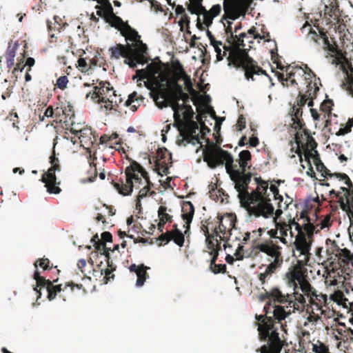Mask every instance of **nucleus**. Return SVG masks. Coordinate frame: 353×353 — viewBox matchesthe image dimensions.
<instances>
[{
	"label": "nucleus",
	"mask_w": 353,
	"mask_h": 353,
	"mask_svg": "<svg viewBox=\"0 0 353 353\" xmlns=\"http://www.w3.org/2000/svg\"><path fill=\"white\" fill-rule=\"evenodd\" d=\"M203 161L208 167L214 169L225 164L226 171L231 180L234 183V188L238 192V197L243 205H248L250 201L248 189L252 174L241 171L236 163H234L233 157L228 151L218 147L212 143L203 152Z\"/></svg>",
	"instance_id": "obj_1"
},
{
	"label": "nucleus",
	"mask_w": 353,
	"mask_h": 353,
	"mask_svg": "<svg viewBox=\"0 0 353 353\" xmlns=\"http://www.w3.org/2000/svg\"><path fill=\"white\" fill-rule=\"evenodd\" d=\"M216 53V61H222L223 57H226L229 65H233L236 69H241L244 72L245 78L248 81H255L254 75H265L269 77L265 70L261 68L257 62L249 56L248 52H245V54L236 61V55L234 54V48L233 45L228 44L226 42L223 43L221 41H216V43L211 44Z\"/></svg>",
	"instance_id": "obj_2"
},
{
	"label": "nucleus",
	"mask_w": 353,
	"mask_h": 353,
	"mask_svg": "<svg viewBox=\"0 0 353 353\" xmlns=\"http://www.w3.org/2000/svg\"><path fill=\"white\" fill-rule=\"evenodd\" d=\"M257 330L261 341L265 342L258 350L260 353H281L285 344V340L279 336V330L283 324L276 322L272 316H268V312L264 315H256Z\"/></svg>",
	"instance_id": "obj_3"
},
{
	"label": "nucleus",
	"mask_w": 353,
	"mask_h": 353,
	"mask_svg": "<svg viewBox=\"0 0 353 353\" xmlns=\"http://www.w3.org/2000/svg\"><path fill=\"white\" fill-rule=\"evenodd\" d=\"M254 181L257 185L256 190L250 194V201L248 203V210L250 215L256 217L263 216L268 219L274 215V207L270 203L271 200L267 194L268 183L261 177H255Z\"/></svg>",
	"instance_id": "obj_4"
},
{
	"label": "nucleus",
	"mask_w": 353,
	"mask_h": 353,
	"mask_svg": "<svg viewBox=\"0 0 353 353\" xmlns=\"http://www.w3.org/2000/svg\"><path fill=\"white\" fill-rule=\"evenodd\" d=\"M130 165L125 168V183L122 182L121 184L112 181L114 187L118 190L119 193L127 196L131 194L133 188L137 187L136 184L142 183V178H143L147 183L145 187L153 186V183L150 181L148 173L138 162L134 160L130 159Z\"/></svg>",
	"instance_id": "obj_5"
},
{
	"label": "nucleus",
	"mask_w": 353,
	"mask_h": 353,
	"mask_svg": "<svg viewBox=\"0 0 353 353\" xmlns=\"http://www.w3.org/2000/svg\"><path fill=\"white\" fill-rule=\"evenodd\" d=\"M33 277L37 282V285L36 287L34 288V290L39 294L37 298H39L41 295L40 290H39L37 288H46L48 292L47 297L49 299V301L54 300L56 298L57 295L59 294V297L62 298L63 300L65 301L66 299L65 297L64 292L68 290V287H70L71 291L73 290L74 287L77 288L79 290L83 288L82 284H74V283L71 282L66 285L64 287V288L62 289L61 285H54V283H57L58 279H54L52 281H51L50 279H46L43 276H41L40 275V272H39V270H36L34 272Z\"/></svg>",
	"instance_id": "obj_6"
},
{
	"label": "nucleus",
	"mask_w": 353,
	"mask_h": 353,
	"mask_svg": "<svg viewBox=\"0 0 353 353\" xmlns=\"http://www.w3.org/2000/svg\"><path fill=\"white\" fill-rule=\"evenodd\" d=\"M308 261L298 260L297 263L289 269L285 276L290 285L293 286L294 292L300 288L303 292L310 288L311 284L308 281L307 270L304 267Z\"/></svg>",
	"instance_id": "obj_7"
},
{
	"label": "nucleus",
	"mask_w": 353,
	"mask_h": 353,
	"mask_svg": "<svg viewBox=\"0 0 353 353\" xmlns=\"http://www.w3.org/2000/svg\"><path fill=\"white\" fill-rule=\"evenodd\" d=\"M307 223L303 225V229L305 232H300L297 234L294 246L296 250L299 252L300 256H303V259H301L303 261H309L310 260V251L311 249L312 239L316 227L310 222V219L307 216H305Z\"/></svg>",
	"instance_id": "obj_8"
},
{
	"label": "nucleus",
	"mask_w": 353,
	"mask_h": 353,
	"mask_svg": "<svg viewBox=\"0 0 353 353\" xmlns=\"http://www.w3.org/2000/svg\"><path fill=\"white\" fill-rule=\"evenodd\" d=\"M268 294L270 296V299L274 301L283 304L288 303L286 307H292V311L303 310L306 304L305 298L303 294L298 292L284 294L278 288H274L269 291Z\"/></svg>",
	"instance_id": "obj_9"
},
{
	"label": "nucleus",
	"mask_w": 353,
	"mask_h": 353,
	"mask_svg": "<svg viewBox=\"0 0 353 353\" xmlns=\"http://www.w3.org/2000/svg\"><path fill=\"white\" fill-rule=\"evenodd\" d=\"M227 24L223 23L225 28V39L228 44L233 45L234 51L233 53L236 55V61L245 54V52H248V50L245 48V44L244 43L245 38H248V34L245 32H241L239 34H234V29L232 28V22L227 21Z\"/></svg>",
	"instance_id": "obj_10"
},
{
	"label": "nucleus",
	"mask_w": 353,
	"mask_h": 353,
	"mask_svg": "<svg viewBox=\"0 0 353 353\" xmlns=\"http://www.w3.org/2000/svg\"><path fill=\"white\" fill-rule=\"evenodd\" d=\"M174 125L178 128L181 136L183 137L184 140L194 145L200 143L199 135L196 134V131L199 130V126L196 121H190L184 122L181 115L176 110L175 114H174Z\"/></svg>",
	"instance_id": "obj_11"
},
{
	"label": "nucleus",
	"mask_w": 353,
	"mask_h": 353,
	"mask_svg": "<svg viewBox=\"0 0 353 353\" xmlns=\"http://www.w3.org/2000/svg\"><path fill=\"white\" fill-rule=\"evenodd\" d=\"M253 0H224L223 19L236 20L245 16Z\"/></svg>",
	"instance_id": "obj_12"
},
{
	"label": "nucleus",
	"mask_w": 353,
	"mask_h": 353,
	"mask_svg": "<svg viewBox=\"0 0 353 353\" xmlns=\"http://www.w3.org/2000/svg\"><path fill=\"white\" fill-rule=\"evenodd\" d=\"M181 79L183 80V76L176 73H171L170 77L166 80L165 83H158L153 92L160 95L161 99L163 100L165 99L175 92L180 93L183 88L182 85L179 83Z\"/></svg>",
	"instance_id": "obj_13"
},
{
	"label": "nucleus",
	"mask_w": 353,
	"mask_h": 353,
	"mask_svg": "<svg viewBox=\"0 0 353 353\" xmlns=\"http://www.w3.org/2000/svg\"><path fill=\"white\" fill-rule=\"evenodd\" d=\"M219 225L214 229L216 236L220 240L227 241L230 237L232 230L235 227L236 216L232 214H226L224 216H218Z\"/></svg>",
	"instance_id": "obj_14"
},
{
	"label": "nucleus",
	"mask_w": 353,
	"mask_h": 353,
	"mask_svg": "<svg viewBox=\"0 0 353 353\" xmlns=\"http://www.w3.org/2000/svg\"><path fill=\"white\" fill-rule=\"evenodd\" d=\"M129 50L130 57H127V59L124 60V63L129 65L130 68H134L138 63L144 64L148 62V48L142 41L137 42L134 49L129 48Z\"/></svg>",
	"instance_id": "obj_15"
},
{
	"label": "nucleus",
	"mask_w": 353,
	"mask_h": 353,
	"mask_svg": "<svg viewBox=\"0 0 353 353\" xmlns=\"http://www.w3.org/2000/svg\"><path fill=\"white\" fill-rule=\"evenodd\" d=\"M221 12V7L219 4L212 6V7L208 10L204 6L199 12H197L196 24V26L199 30H204L206 28H209L213 22L214 17L220 14Z\"/></svg>",
	"instance_id": "obj_16"
},
{
	"label": "nucleus",
	"mask_w": 353,
	"mask_h": 353,
	"mask_svg": "<svg viewBox=\"0 0 353 353\" xmlns=\"http://www.w3.org/2000/svg\"><path fill=\"white\" fill-rule=\"evenodd\" d=\"M302 292L304 297L306 296L309 299V303L312 310H319L321 314L325 315V311L323 307H327V296L326 294L319 292L312 285Z\"/></svg>",
	"instance_id": "obj_17"
},
{
	"label": "nucleus",
	"mask_w": 353,
	"mask_h": 353,
	"mask_svg": "<svg viewBox=\"0 0 353 353\" xmlns=\"http://www.w3.org/2000/svg\"><path fill=\"white\" fill-rule=\"evenodd\" d=\"M172 163V154L165 148H159L157 151L156 160L154 161L155 170L161 175H167L169 172L168 164Z\"/></svg>",
	"instance_id": "obj_18"
},
{
	"label": "nucleus",
	"mask_w": 353,
	"mask_h": 353,
	"mask_svg": "<svg viewBox=\"0 0 353 353\" xmlns=\"http://www.w3.org/2000/svg\"><path fill=\"white\" fill-rule=\"evenodd\" d=\"M320 16L327 24L339 23L341 15L337 0H329V3L324 6L323 13L320 12Z\"/></svg>",
	"instance_id": "obj_19"
},
{
	"label": "nucleus",
	"mask_w": 353,
	"mask_h": 353,
	"mask_svg": "<svg viewBox=\"0 0 353 353\" xmlns=\"http://www.w3.org/2000/svg\"><path fill=\"white\" fill-rule=\"evenodd\" d=\"M56 171L54 166L50 167L41 176V181L45 183V187L49 194H57L61 192V189L59 186L60 182L57 181Z\"/></svg>",
	"instance_id": "obj_20"
},
{
	"label": "nucleus",
	"mask_w": 353,
	"mask_h": 353,
	"mask_svg": "<svg viewBox=\"0 0 353 353\" xmlns=\"http://www.w3.org/2000/svg\"><path fill=\"white\" fill-rule=\"evenodd\" d=\"M277 63V68L281 70H284L287 73V80H290V85H297L298 81L305 77V72L303 70V68L299 65H287L282 66L281 63Z\"/></svg>",
	"instance_id": "obj_21"
},
{
	"label": "nucleus",
	"mask_w": 353,
	"mask_h": 353,
	"mask_svg": "<svg viewBox=\"0 0 353 353\" xmlns=\"http://www.w3.org/2000/svg\"><path fill=\"white\" fill-rule=\"evenodd\" d=\"M110 95L116 97L115 91L113 90V88L110 87L108 82H101L99 86L94 87L92 99L94 101L96 100L95 102L101 103V101H105V100L108 101Z\"/></svg>",
	"instance_id": "obj_22"
},
{
	"label": "nucleus",
	"mask_w": 353,
	"mask_h": 353,
	"mask_svg": "<svg viewBox=\"0 0 353 353\" xmlns=\"http://www.w3.org/2000/svg\"><path fill=\"white\" fill-rule=\"evenodd\" d=\"M70 132L79 139L81 145L85 148L88 149L96 141V137L90 128H83L79 130L72 128Z\"/></svg>",
	"instance_id": "obj_23"
},
{
	"label": "nucleus",
	"mask_w": 353,
	"mask_h": 353,
	"mask_svg": "<svg viewBox=\"0 0 353 353\" xmlns=\"http://www.w3.org/2000/svg\"><path fill=\"white\" fill-rule=\"evenodd\" d=\"M255 248L260 252H263L271 256L274 259L283 258L281 254V248L274 243L272 241L269 240L265 242L258 243L256 245Z\"/></svg>",
	"instance_id": "obj_24"
},
{
	"label": "nucleus",
	"mask_w": 353,
	"mask_h": 353,
	"mask_svg": "<svg viewBox=\"0 0 353 353\" xmlns=\"http://www.w3.org/2000/svg\"><path fill=\"white\" fill-rule=\"evenodd\" d=\"M190 96L188 94L183 92V88H181V92L178 93L175 92L168 98L164 99L163 101L168 102L170 103V106L172 108L174 111V114H175V110L179 113V108L181 104L179 103V100H182L183 101V104H186V103L189 101Z\"/></svg>",
	"instance_id": "obj_25"
},
{
	"label": "nucleus",
	"mask_w": 353,
	"mask_h": 353,
	"mask_svg": "<svg viewBox=\"0 0 353 353\" xmlns=\"http://www.w3.org/2000/svg\"><path fill=\"white\" fill-rule=\"evenodd\" d=\"M319 91V87L316 82H309L307 84V90L305 94L299 92V99L297 100V104L296 106L302 108L305 105L308 97L316 98L317 92Z\"/></svg>",
	"instance_id": "obj_26"
},
{
	"label": "nucleus",
	"mask_w": 353,
	"mask_h": 353,
	"mask_svg": "<svg viewBox=\"0 0 353 353\" xmlns=\"http://www.w3.org/2000/svg\"><path fill=\"white\" fill-rule=\"evenodd\" d=\"M182 214L181 217L185 222V234L190 231V223L194 214V207L190 201H183L181 207Z\"/></svg>",
	"instance_id": "obj_27"
},
{
	"label": "nucleus",
	"mask_w": 353,
	"mask_h": 353,
	"mask_svg": "<svg viewBox=\"0 0 353 353\" xmlns=\"http://www.w3.org/2000/svg\"><path fill=\"white\" fill-rule=\"evenodd\" d=\"M148 269H149V268L145 266L143 264L140 265L132 264L129 267L130 271L132 272H135L137 276V279L136 281V285L137 287H141L143 285L144 282L148 277V273L146 272Z\"/></svg>",
	"instance_id": "obj_28"
},
{
	"label": "nucleus",
	"mask_w": 353,
	"mask_h": 353,
	"mask_svg": "<svg viewBox=\"0 0 353 353\" xmlns=\"http://www.w3.org/2000/svg\"><path fill=\"white\" fill-rule=\"evenodd\" d=\"M343 68V72L345 74V81H343L341 86L343 88L347 90L349 93L353 97V68L352 65L349 67V69Z\"/></svg>",
	"instance_id": "obj_29"
},
{
	"label": "nucleus",
	"mask_w": 353,
	"mask_h": 353,
	"mask_svg": "<svg viewBox=\"0 0 353 353\" xmlns=\"http://www.w3.org/2000/svg\"><path fill=\"white\" fill-rule=\"evenodd\" d=\"M343 68V72L345 74V81H343L341 86L343 88L347 90L349 93L353 97V68L352 65L349 67V69Z\"/></svg>",
	"instance_id": "obj_30"
},
{
	"label": "nucleus",
	"mask_w": 353,
	"mask_h": 353,
	"mask_svg": "<svg viewBox=\"0 0 353 353\" xmlns=\"http://www.w3.org/2000/svg\"><path fill=\"white\" fill-rule=\"evenodd\" d=\"M273 319L278 322L279 324H282L281 321L284 320L289 314L292 312H294L295 310L292 311V307H287L288 310H285L284 307L280 305H274L273 307Z\"/></svg>",
	"instance_id": "obj_31"
},
{
	"label": "nucleus",
	"mask_w": 353,
	"mask_h": 353,
	"mask_svg": "<svg viewBox=\"0 0 353 353\" xmlns=\"http://www.w3.org/2000/svg\"><path fill=\"white\" fill-rule=\"evenodd\" d=\"M292 120L293 121V125L295 128L301 130L304 125L303 119H301L302 117L303 111L302 108L297 107L295 105L291 109Z\"/></svg>",
	"instance_id": "obj_32"
},
{
	"label": "nucleus",
	"mask_w": 353,
	"mask_h": 353,
	"mask_svg": "<svg viewBox=\"0 0 353 353\" xmlns=\"http://www.w3.org/2000/svg\"><path fill=\"white\" fill-rule=\"evenodd\" d=\"M239 159L236 161V163L238 165V168L241 171L247 170V167L248 165V162L251 161V153L249 150H243L239 154Z\"/></svg>",
	"instance_id": "obj_33"
},
{
	"label": "nucleus",
	"mask_w": 353,
	"mask_h": 353,
	"mask_svg": "<svg viewBox=\"0 0 353 353\" xmlns=\"http://www.w3.org/2000/svg\"><path fill=\"white\" fill-rule=\"evenodd\" d=\"M110 51L111 52V57L116 59L122 57L127 59V57H130V52L129 48L122 44H117L116 46L110 48Z\"/></svg>",
	"instance_id": "obj_34"
},
{
	"label": "nucleus",
	"mask_w": 353,
	"mask_h": 353,
	"mask_svg": "<svg viewBox=\"0 0 353 353\" xmlns=\"http://www.w3.org/2000/svg\"><path fill=\"white\" fill-rule=\"evenodd\" d=\"M179 113L181 115V118L184 122L192 121L194 114L192 106L187 104H181V105H180Z\"/></svg>",
	"instance_id": "obj_35"
},
{
	"label": "nucleus",
	"mask_w": 353,
	"mask_h": 353,
	"mask_svg": "<svg viewBox=\"0 0 353 353\" xmlns=\"http://www.w3.org/2000/svg\"><path fill=\"white\" fill-rule=\"evenodd\" d=\"M121 34L125 37L126 39L131 41L137 43L140 41V35L129 24H125V28H124L123 31L121 32Z\"/></svg>",
	"instance_id": "obj_36"
},
{
	"label": "nucleus",
	"mask_w": 353,
	"mask_h": 353,
	"mask_svg": "<svg viewBox=\"0 0 353 353\" xmlns=\"http://www.w3.org/2000/svg\"><path fill=\"white\" fill-rule=\"evenodd\" d=\"M106 23H109L112 27L115 28L121 32L123 31L125 28V24H128V22H124L123 19L117 16L115 14L111 17L106 19Z\"/></svg>",
	"instance_id": "obj_37"
},
{
	"label": "nucleus",
	"mask_w": 353,
	"mask_h": 353,
	"mask_svg": "<svg viewBox=\"0 0 353 353\" xmlns=\"http://www.w3.org/2000/svg\"><path fill=\"white\" fill-rule=\"evenodd\" d=\"M275 226L277 228L278 230H279L280 234L281 235V236L279 238L280 241L284 244H286L287 241L285 237L288 236V232L290 231L291 235H293L290 225H288L285 223H276Z\"/></svg>",
	"instance_id": "obj_38"
},
{
	"label": "nucleus",
	"mask_w": 353,
	"mask_h": 353,
	"mask_svg": "<svg viewBox=\"0 0 353 353\" xmlns=\"http://www.w3.org/2000/svg\"><path fill=\"white\" fill-rule=\"evenodd\" d=\"M325 244L327 255L329 256L330 259L332 258V255L336 256L340 250L336 242L330 239H327L325 241Z\"/></svg>",
	"instance_id": "obj_39"
},
{
	"label": "nucleus",
	"mask_w": 353,
	"mask_h": 353,
	"mask_svg": "<svg viewBox=\"0 0 353 353\" xmlns=\"http://www.w3.org/2000/svg\"><path fill=\"white\" fill-rule=\"evenodd\" d=\"M336 257H338L339 259H341L345 264L347 265L350 263H353V254H352L350 251L347 248H340Z\"/></svg>",
	"instance_id": "obj_40"
},
{
	"label": "nucleus",
	"mask_w": 353,
	"mask_h": 353,
	"mask_svg": "<svg viewBox=\"0 0 353 353\" xmlns=\"http://www.w3.org/2000/svg\"><path fill=\"white\" fill-rule=\"evenodd\" d=\"M203 0H189V3L187 5L188 12L192 14H196L197 12L204 7L203 6Z\"/></svg>",
	"instance_id": "obj_41"
},
{
	"label": "nucleus",
	"mask_w": 353,
	"mask_h": 353,
	"mask_svg": "<svg viewBox=\"0 0 353 353\" xmlns=\"http://www.w3.org/2000/svg\"><path fill=\"white\" fill-rule=\"evenodd\" d=\"M189 232L187 234L182 233L181 231L170 232V241H173L177 245L182 247L184 244L185 236L189 235Z\"/></svg>",
	"instance_id": "obj_42"
},
{
	"label": "nucleus",
	"mask_w": 353,
	"mask_h": 353,
	"mask_svg": "<svg viewBox=\"0 0 353 353\" xmlns=\"http://www.w3.org/2000/svg\"><path fill=\"white\" fill-rule=\"evenodd\" d=\"M304 68H303V70L305 72V81L307 84H308L309 82H316L317 85L319 84L321 85V80L319 78H317L316 74L313 72V71L307 66V64L303 65Z\"/></svg>",
	"instance_id": "obj_43"
},
{
	"label": "nucleus",
	"mask_w": 353,
	"mask_h": 353,
	"mask_svg": "<svg viewBox=\"0 0 353 353\" xmlns=\"http://www.w3.org/2000/svg\"><path fill=\"white\" fill-rule=\"evenodd\" d=\"M219 236H216L214 234V237L210 236L208 239H206L207 247L210 252H213L214 250H221V241L220 238L218 239Z\"/></svg>",
	"instance_id": "obj_44"
},
{
	"label": "nucleus",
	"mask_w": 353,
	"mask_h": 353,
	"mask_svg": "<svg viewBox=\"0 0 353 353\" xmlns=\"http://www.w3.org/2000/svg\"><path fill=\"white\" fill-rule=\"evenodd\" d=\"M167 211V207L161 205L158 210V216L159 220H163L165 223H171L172 221V216L168 214Z\"/></svg>",
	"instance_id": "obj_45"
},
{
	"label": "nucleus",
	"mask_w": 353,
	"mask_h": 353,
	"mask_svg": "<svg viewBox=\"0 0 353 353\" xmlns=\"http://www.w3.org/2000/svg\"><path fill=\"white\" fill-rule=\"evenodd\" d=\"M303 132L306 140V148L305 149V150L306 149L308 150V148H310L311 150H314V148L317 146L316 142L315 141L314 138L310 134L309 132L307 130L304 129Z\"/></svg>",
	"instance_id": "obj_46"
},
{
	"label": "nucleus",
	"mask_w": 353,
	"mask_h": 353,
	"mask_svg": "<svg viewBox=\"0 0 353 353\" xmlns=\"http://www.w3.org/2000/svg\"><path fill=\"white\" fill-rule=\"evenodd\" d=\"M158 83H161L158 81H154L152 82H150V81L145 82V86L147 87V88L151 91L150 92L151 97L154 99V100L155 101H157V100L161 98L160 95L157 94L156 93L153 92V91L156 89Z\"/></svg>",
	"instance_id": "obj_47"
},
{
	"label": "nucleus",
	"mask_w": 353,
	"mask_h": 353,
	"mask_svg": "<svg viewBox=\"0 0 353 353\" xmlns=\"http://www.w3.org/2000/svg\"><path fill=\"white\" fill-rule=\"evenodd\" d=\"M137 93L136 92H133L128 96V99L125 101L124 105L125 106H130L132 111L134 112L137 110V105L135 104H132L137 101Z\"/></svg>",
	"instance_id": "obj_48"
},
{
	"label": "nucleus",
	"mask_w": 353,
	"mask_h": 353,
	"mask_svg": "<svg viewBox=\"0 0 353 353\" xmlns=\"http://www.w3.org/2000/svg\"><path fill=\"white\" fill-rule=\"evenodd\" d=\"M353 127V118H350L345 127L341 128L339 131L336 133L337 136H343L351 132L352 128Z\"/></svg>",
	"instance_id": "obj_49"
},
{
	"label": "nucleus",
	"mask_w": 353,
	"mask_h": 353,
	"mask_svg": "<svg viewBox=\"0 0 353 353\" xmlns=\"http://www.w3.org/2000/svg\"><path fill=\"white\" fill-rule=\"evenodd\" d=\"M313 158L314 165H317L319 163H321V160L320 159L319 154L316 150H314V154H313L310 150L306 149L305 152V157L308 160L310 163V158Z\"/></svg>",
	"instance_id": "obj_50"
},
{
	"label": "nucleus",
	"mask_w": 353,
	"mask_h": 353,
	"mask_svg": "<svg viewBox=\"0 0 353 353\" xmlns=\"http://www.w3.org/2000/svg\"><path fill=\"white\" fill-rule=\"evenodd\" d=\"M324 50L329 52L331 54L340 55L341 54V50L338 48L336 41H333L330 46H323Z\"/></svg>",
	"instance_id": "obj_51"
},
{
	"label": "nucleus",
	"mask_w": 353,
	"mask_h": 353,
	"mask_svg": "<svg viewBox=\"0 0 353 353\" xmlns=\"http://www.w3.org/2000/svg\"><path fill=\"white\" fill-rule=\"evenodd\" d=\"M101 103H105L104 108L106 110H111L114 109V107L115 105L117 106V97H114L112 95H110L108 98V101L105 100V101H101Z\"/></svg>",
	"instance_id": "obj_52"
},
{
	"label": "nucleus",
	"mask_w": 353,
	"mask_h": 353,
	"mask_svg": "<svg viewBox=\"0 0 353 353\" xmlns=\"http://www.w3.org/2000/svg\"><path fill=\"white\" fill-rule=\"evenodd\" d=\"M171 73L173 74H178L179 75L183 76V77H185V75H188L186 72H185L183 65L181 64V63L179 61H176L174 62L172 65V70Z\"/></svg>",
	"instance_id": "obj_53"
},
{
	"label": "nucleus",
	"mask_w": 353,
	"mask_h": 353,
	"mask_svg": "<svg viewBox=\"0 0 353 353\" xmlns=\"http://www.w3.org/2000/svg\"><path fill=\"white\" fill-rule=\"evenodd\" d=\"M50 260L47 258H43L38 259L34 263V266L37 268L38 265H39L41 268H43L44 270H50L52 269V266H50Z\"/></svg>",
	"instance_id": "obj_54"
},
{
	"label": "nucleus",
	"mask_w": 353,
	"mask_h": 353,
	"mask_svg": "<svg viewBox=\"0 0 353 353\" xmlns=\"http://www.w3.org/2000/svg\"><path fill=\"white\" fill-rule=\"evenodd\" d=\"M334 174L336 175V177L339 178L340 180L345 181V185L348 186V188H347L350 189V192H352V191L353 190V184L349 176L345 173L335 172Z\"/></svg>",
	"instance_id": "obj_55"
},
{
	"label": "nucleus",
	"mask_w": 353,
	"mask_h": 353,
	"mask_svg": "<svg viewBox=\"0 0 353 353\" xmlns=\"http://www.w3.org/2000/svg\"><path fill=\"white\" fill-rule=\"evenodd\" d=\"M209 269L215 274L225 273L226 272V265L225 264H210Z\"/></svg>",
	"instance_id": "obj_56"
},
{
	"label": "nucleus",
	"mask_w": 353,
	"mask_h": 353,
	"mask_svg": "<svg viewBox=\"0 0 353 353\" xmlns=\"http://www.w3.org/2000/svg\"><path fill=\"white\" fill-rule=\"evenodd\" d=\"M270 190L274 194V199L279 200L278 207L281 208V203L283 201V196L281 194H279V191L277 185H276L275 184H271Z\"/></svg>",
	"instance_id": "obj_57"
},
{
	"label": "nucleus",
	"mask_w": 353,
	"mask_h": 353,
	"mask_svg": "<svg viewBox=\"0 0 353 353\" xmlns=\"http://www.w3.org/2000/svg\"><path fill=\"white\" fill-rule=\"evenodd\" d=\"M183 81L185 90L191 94H196V92L193 88L192 83L191 81L190 76L185 75V77H183Z\"/></svg>",
	"instance_id": "obj_58"
},
{
	"label": "nucleus",
	"mask_w": 353,
	"mask_h": 353,
	"mask_svg": "<svg viewBox=\"0 0 353 353\" xmlns=\"http://www.w3.org/2000/svg\"><path fill=\"white\" fill-rule=\"evenodd\" d=\"M17 48L18 44L14 43L13 46H11V44L10 43L5 54L6 59H14L15 53Z\"/></svg>",
	"instance_id": "obj_59"
},
{
	"label": "nucleus",
	"mask_w": 353,
	"mask_h": 353,
	"mask_svg": "<svg viewBox=\"0 0 353 353\" xmlns=\"http://www.w3.org/2000/svg\"><path fill=\"white\" fill-rule=\"evenodd\" d=\"M317 28L319 30V33L316 32L314 30H312L311 32H308L307 37L314 41L316 43H319V40L321 39V30H323V28H320L319 26H317Z\"/></svg>",
	"instance_id": "obj_60"
},
{
	"label": "nucleus",
	"mask_w": 353,
	"mask_h": 353,
	"mask_svg": "<svg viewBox=\"0 0 353 353\" xmlns=\"http://www.w3.org/2000/svg\"><path fill=\"white\" fill-rule=\"evenodd\" d=\"M333 105V102L330 99L325 100L321 105V110L327 113L328 114L331 113L332 106Z\"/></svg>",
	"instance_id": "obj_61"
},
{
	"label": "nucleus",
	"mask_w": 353,
	"mask_h": 353,
	"mask_svg": "<svg viewBox=\"0 0 353 353\" xmlns=\"http://www.w3.org/2000/svg\"><path fill=\"white\" fill-rule=\"evenodd\" d=\"M77 63H78V68L82 72H87L90 69H91V66L89 65V64L87 63L85 59H84V58H81V57L79 58L78 59Z\"/></svg>",
	"instance_id": "obj_62"
},
{
	"label": "nucleus",
	"mask_w": 353,
	"mask_h": 353,
	"mask_svg": "<svg viewBox=\"0 0 353 353\" xmlns=\"http://www.w3.org/2000/svg\"><path fill=\"white\" fill-rule=\"evenodd\" d=\"M68 79L66 76H61L57 80L56 85L61 90H64L67 88Z\"/></svg>",
	"instance_id": "obj_63"
},
{
	"label": "nucleus",
	"mask_w": 353,
	"mask_h": 353,
	"mask_svg": "<svg viewBox=\"0 0 353 353\" xmlns=\"http://www.w3.org/2000/svg\"><path fill=\"white\" fill-rule=\"evenodd\" d=\"M312 350L315 353H330L327 347L323 343H321L319 345H313Z\"/></svg>",
	"instance_id": "obj_64"
}]
</instances>
